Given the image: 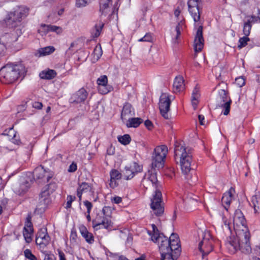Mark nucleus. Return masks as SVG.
Listing matches in <instances>:
<instances>
[{"label":"nucleus","instance_id":"obj_23","mask_svg":"<svg viewBox=\"0 0 260 260\" xmlns=\"http://www.w3.org/2000/svg\"><path fill=\"white\" fill-rule=\"evenodd\" d=\"M234 189L231 188L230 190L224 193L221 199V203L224 209L228 210L231 202L233 198L232 192L234 191Z\"/></svg>","mask_w":260,"mask_h":260},{"label":"nucleus","instance_id":"obj_37","mask_svg":"<svg viewBox=\"0 0 260 260\" xmlns=\"http://www.w3.org/2000/svg\"><path fill=\"white\" fill-rule=\"evenodd\" d=\"M38 32L42 36L49 32V25L42 24L38 30Z\"/></svg>","mask_w":260,"mask_h":260},{"label":"nucleus","instance_id":"obj_54","mask_svg":"<svg viewBox=\"0 0 260 260\" xmlns=\"http://www.w3.org/2000/svg\"><path fill=\"white\" fill-rule=\"evenodd\" d=\"M77 169V164L75 162H72L69 166L68 172H74Z\"/></svg>","mask_w":260,"mask_h":260},{"label":"nucleus","instance_id":"obj_56","mask_svg":"<svg viewBox=\"0 0 260 260\" xmlns=\"http://www.w3.org/2000/svg\"><path fill=\"white\" fill-rule=\"evenodd\" d=\"M44 260H55V257L52 254H46Z\"/></svg>","mask_w":260,"mask_h":260},{"label":"nucleus","instance_id":"obj_6","mask_svg":"<svg viewBox=\"0 0 260 260\" xmlns=\"http://www.w3.org/2000/svg\"><path fill=\"white\" fill-rule=\"evenodd\" d=\"M213 240L209 231H206L202 234V240L199 243L198 249L202 253V258L209 254L213 249Z\"/></svg>","mask_w":260,"mask_h":260},{"label":"nucleus","instance_id":"obj_24","mask_svg":"<svg viewBox=\"0 0 260 260\" xmlns=\"http://www.w3.org/2000/svg\"><path fill=\"white\" fill-rule=\"evenodd\" d=\"M184 81L182 77L178 76L175 78L173 83V91L175 93L179 92L184 89Z\"/></svg>","mask_w":260,"mask_h":260},{"label":"nucleus","instance_id":"obj_52","mask_svg":"<svg viewBox=\"0 0 260 260\" xmlns=\"http://www.w3.org/2000/svg\"><path fill=\"white\" fill-rule=\"evenodd\" d=\"M182 25L183 23L181 21L178 24V25L176 27V31L177 32L176 39H178V38L181 34V29L182 28Z\"/></svg>","mask_w":260,"mask_h":260},{"label":"nucleus","instance_id":"obj_30","mask_svg":"<svg viewBox=\"0 0 260 260\" xmlns=\"http://www.w3.org/2000/svg\"><path fill=\"white\" fill-rule=\"evenodd\" d=\"M29 187V184L28 181H25L24 182H21V183H20L19 187H15V192L18 194H21L27 190Z\"/></svg>","mask_w":260,"mask_h":260},{"label":"nucleus","instance_id":"obj_3","mask_svg":"<svg viewBox=\"0 0 260 260\" xmlns=\"http://www.w3.org/2000/svg\"><path fill=\"white\" fill-rule=\"evenodd\" d=\"M174 158L177 162L179 161L182 172L186 176V179L188 180L190 179L191 182L194 183L195 181L190 178L189 174L192 162L191 149L186 147L184 144L176 142L175 144Z\"/></svg>","mask_w":260,"mask_h":260},{"label":"nucleus","instance_id":"obj_28","mask_svg":"<svg viewBox=\"0 0 260 260\" xmlns=\"http://www.w3.org/2000/svg\"><path fill=\"white\" fill-rule=\"evenodd\" d=\"M250 205L255 213L260 212V192H256L251 197Z\"/></svg>","mask_w":260,"mask_h":260},{"label":"nucleus","instance_id":"obj_18","mask_svg":"<svg viewBox=\"0 0 260 260\" xmlns=\"http://www.w3.org/2000/svg\"><path fill=\"white\" fill-rule=\"evenodd\" d=\"M87 95L86 90L83 88H81L71 96L70 101L72 103L83 102L87 99Z\"/></svg>","mask_w":260,"mask_h":260},{"label":"nucleus","instance_id":"obj_8","mask_svg":"<svg viewBox=\"0 0 260 260\" xmlns=\"http://www.w3.org/2000/svg\"><path fill=\"white\" fill-rule=\"evenodd\" d=\"M216 107L223 108V114L227 115L230 111L232 101L228 95L227 91L224 89L218 90L216 99Z\"/></svg>","mask_w":260,"mask_h":260},{"label":"nucleus","instance_id":"obj_20","mask_svg":"<svg viewBox=\"0 0 260 260\" xmlns=\"http://www.w3.org/2000/svg\"><path fill=\"white\" fill-rule=\"evenodd\" d=\"M135 115V112L132 105L129 103H126L124 105L121 117L123 121H126Z\"/></svg>","mask_w":260,"mask_h":260},{"label":"nucleus","instance_id":"obj_38","mask_svg":"<svg viewBox=\"0 0 260 260\" xmlns=\"http://www.w3.org/2000/svg\"><path fill=\"white\" fill-rule=\"evenodd\" d=\"M248 37V36H245L239 39V44L238 45L239 48H242L247 45V42L249 41V38Z\"/></svg>","mask_w":260,"mask_h":260},{"label":"nucleus","instance_id":"obj_36","mask_svg":"<svg viewBox=\"0 0 260 260\" xmlns=\"http://www.w3.org/2000/svg\"><path fill=\"white\" fill-rule=\"evenodd\" d=\"M118 141L123 145H127L131 142V137L128 135H124L118 138Z\"/></svg>","mask_w":260,"mask_h":260},{"label":"nucleus","instance_id":"obj_31","mask_svg":"<svg viewBox=\"0 0 260 260\" xmlns=\"http://www.w3.org/2000/svg\"><path fill=\"white\" fill-rule=\"evenodd\" d=\"M56 75L55 71L53 70H48L47 71H43L40 73V77L44 79H52Z\"/></svg>","mask_w":260,"mask_h":260},{"label":"nucleus","instance_id":"obj_34","mask_svg":"<svg viewBox=\"0 0 260 260\" xmlns=\"http://www.w3.org/2000/svg\"><path fill=\"white\" fill-rule=\"evenodd\" d=\"M247 20L244 23L252 25L253 23H257L258 21V18L254 15H248L246 16Z\"/></svg>","mask_w":260,"mask_h":260},{"label":"nucleus","instance_id":"obj_1","mask_svg":"<svg viewBox=\"0 0 260 260\" xmlns=\"http://www.w3.org/2000/svg\"><path fill=\"white\" fill-rule=\"evenodd\" d=\"M233 224L236 237H230L228 238L226 247L232 253H234L237 250H240L243 253H249L251 250L249 243L250 234L246 226L244 216L239 209L235 212Z\"/></svg>","mask_w":260,"mask_h":260},{"label":"nucleus","instance_id":"obj_42","mask_svg":"<svg viewBox=\"0 0 260 260\" xmlns=\"http://www.w3.org/2000/svg\"><path fill=\"white\" fill-rule=\"evenodd\" d=\"M25 256L30 260H37V258L31 253L29 249H26L24 251Z\"/></svg>","mask_w":260,"mask_h":260},{"label":"nucleus","instance_id":"obj_62","mask_svg":"<svg viewBox=\"0 0 260 260\" xmlns=\"http://www.w3.org/2000/svg\"><path fill=\"white\" fill-rule=\"evenodd\" d=\"M59 260H66L65 258L64 254L61 252H59Z\"/></svg>","mask_w":260,"mask_h":260},{"label":"nucleus","instance_id":"obj_5","mask_svg":"<svg viewBox=\"0 0 260 260\" xmlns=\"http://www.w3.org/2000/svg\"><path fill=\"white\" fill-rule=\"evenodd\" d=\"M27 13V9L23 7H18L7 16L6 20L7 25L10 28L19 26L22 19L26 16Z\"/></svg>","mask_w":260,"mask_h":260},{"label":"nucleus","instance_id":"obj_4","mask_svg":"<svg viewBox=\"0 0 260 260\" xmlns=\"http://www.w3.org/2000/svg\"><path fill=\"white\" fill-rule=\"evenodd\" d=\"M25 72V69L21 64H8L0 70V81L5 84L12 83L19 76H24Z\"/></svg>","mask_w":260,"mask_h":260},{"label":"nucleus","instance_id":"obj_59","mask_svg":"<svg viewBox=\"0 0 260 260\" xmlns=\"http://www.w3.org/2000/svg\"><path fill=\"white\" fill-rule=\"evenodd\" d=\"M107 154L109 155H112L114 154V148H113L112 147H109L108 148L107 150Z\"/></svg>","mask_w":260,"mask_h":260},{"label":"nucleus","instance_id":"obj_16","mask_svg":"<svg viewBox=\"0 0 260 260\" xmlns=\"http://www.w3.org/2000/svg\"><path fill=\"white\" fill-rule=\"evenodd\" d=\"M204 40L203 37V26L200 25L197 29L194 40V49L196 52H200L204 46Z\"/></svg>","mask_w":260,"mask_h":260},{"label":"nucleus","instance_id":"obj_11","mask_svg":"<svg viewBox=\"0 0 260 260\" xmlns=\"http://www.w3.org/2000/svg\"><path fill=\"white\" fill-rule=\"evenodd\" d=\"M142 170V166L134 162L129 166H126L123 172V178L128 180L132 179L135 174Z\"/></svg>","mask_w":260,"mask_h":260},{"label":"nucleus","instance_id":"obj_40","mask_svg":"<svg viewBox=\"0 0 260 260\" xmlns=\"http://www.w3.org/2000/svg\"><path fill=\"white\" fill-rule=\"evenodd\" d=\"M32 232V231L26 230L25 228H23V236L27 243H29L31 241V234Z\"/></svg>","mask_w":260,"mask_h":260},{"label":"nucleus","instance_id":"obj_14","mask_svg":"<svg viewBox=\"0 0 260 260\" xmlns=\"http://www.w3.org/2000/svg\"><path fill=\"white\" fill-rule=\"evenodd\" d=\"M51 185L44 187L40 194L39 204L41 208L45 209L51 202L50 196L52 191H50L49 188Z\"/></svg>","mask_w":260,"mask_h":260},{"label":"nucleus","instance_id":"obj_39","mask_svg":"<svg viewBox=\"0 0 260 260\" xmlns=\"http://www.w3.org/2000/svg\"><path fill=\"white\" fill-rule=\"evenodd\" d=\"M151 226L153 230V234L151 236V240L153 241L155 240V238H158V237H160L163 234L159 233L157 226L154 224H152Z\"/></svg>","mask_w":260,"mask_h":260},{"label":"nucleus","instance_id":"obj_41","mask_svg":"<svg viewBox=\"0 0 260 260\" xmlns=\"http://www.w3.org/2000/svg\"><path fill=\"white\" fill-rule=\"evenodd\" d=\"M252 25L246 24L244 23L243 32L245 36H248L250 35Z\"/></svg>","mask_w":260,"mask_h":260},{"label":"nucleus","instance_id":"obj_45","mask_svg":"<svg viewBox=\"0 0 260 260\" xmlns=\"http://www.w3.org/2000/svg\"><path fill=\"white\" fill-rule=\"evenodd\" d=\"M94 56L99 59L102 55V50L101 47L96 46L93 51Z\"/></svg>","mask_w":260,"mask_h":260},{"label":"nucleus","instance_id":"obj_43","mask_svg":"<svg viewBox=\"0 0 260 260\" xmlns=\"http://www.w3.org/2000/svg\"><path fill=\"white\" fill-rule=\"evenodd\" d=\"M91 0H76V5L77 7H83L90 3Z\"/></svg>","mask_w":260,"mask_h":260},{"label":"nucleus","instance_id":"obj_2","mask_svg":"<svg viewBox=\"0 0 260 260\" xmlns=\"http://www.w3.org/2000/svg\"><path fill=\"white\" fill-rule=\"evenodd\" d=\"M142 184L145 188L151 185L155 189L154 194L151 199L150 207L154 214L161 215L164 212L162 205V194L158 188V181L156 173L153 171H149L142 181Z\"/></svg>","mask_w":260,"mask_h":260},{"label":"nucleus","instance_id":"obj_47","mask_svg":"<svg viewBox=\"0 0 260 260\" xmlns=\"http://www.w3.org/2000/svg\"><path fill=\"white\" fill-rule=\"evenodd\" d=\"M235 84L240 87L243 86L245 84L244 78L242 76L236 78Z\"/></svg>","mask_w":260,"mask_h":260},{"label":"nucleus","instance_id":"obj_51","mask_svg":"<svg viewBox=\"0 0 260 260\" xmlns=\"http://www.w3.org/2000/svg\"><path fill=\"white\" fill-rule=\"evenodd\" d=\"M24 228L26 230L32 231V223L29 218H27Z\"/></svg>","mask_w":260,"mask_h":260},{"label":"nucleus","instance_id":"obj_57","mask_svg":"<svg viewBox=\"0 0 260 260\" xmlns=\"http://www.w3.org/2000/svg\"><path fill=\"white\" fill-rule=\"evenodd\" d=\"M32 107L34 108H36L37 109H41L43 107V105H42V103H40L39 102H35L32 104Z\"/></svg>","mask_w":260,"mask_h":260},{"label":"nucleus","instance_id":"obj_13","mask_svg":"<svg viewBox=\"0 0 260 260\" xmlns=\"http://www.w3.org/2000/svg\"><path fill=\"white\" fill-rule=\"evenodd\" d=\"M153 241L157 243L160 253L172 252V249L170 248L169 239L164 235L155 238V240H153Z\"/></svg>","mask_w":260,"mask_h":260},{"label":"nucleus","instance_id":"obj_32","mask_svg":"<svg viewBox=\"0 0 260 260\" xmlns=\"http://www.w3.org/2000/svg\"><path fill=\"white\" fill-rule=\"evenodd\" d=\"M98 218L95 220L96 225H103L105 229H108L112 226V222L109 217L105 216L101 220V221H98Z\"/></svg>","mask_w":260,"mask_h":260},{"label":"nucleus","instance_id":"obj_9","mask_svg":"<svg viewBox=\"0 0 260 260\" xmlns=\"http://www.w3.org/2000/svg\"><path fill=\"white\" fill-rule=\"evenodd\" d=\"M174 99L173 95H170L167 93H162L159 98V109L161 115L165 119H169L168 112L170 109L171 101Z\"/></svg>","mask_w":260,"mask_h":260},{"label":"nucleus","instance_id":"obj_60","mask_svg":"<svg viewBox=\"0 0 260 260\" xmlns=\"http://www.w3.org/2000/svg\"><path fill=\"white\" fill-rule=\"evenodd\" d=\"M198 118H199V120L200 124L201 125H204L205 124V123H204L205 117H204V116L203 115H199Z\"/></svg>","mask_w":260,"mask_h":260},{"label":"nucleus","instance_id":"obj_22","mask_svg":"<svg viewBox=\"0 0 260 260\" xmlns=\"http://www.w3.org/2000/svg\"><path fill=\"white\" fill-rule=\"evenodd\" d=\"M111 187L114 188L117 186L116 180L120 179L123 177L122 174L116 169H112L110 172Z\"/></svg>","mask_w":260,"mask_h":260},{"label":"nucleus","instance_id":"obj_50","mask_svg":"<svg viewBox=\"0 0 260 260\" xmlns=\"http://www.w3.org/2000/svg\"><path fill=\"white\" fill-rule=\"evenodd\" d=\"M161 259L162 260H174L172 256V252L161 253Z\"/></svg>","mask_w":260,"mask_h":260},{"label":"nucleus","instance_id":"obj_48","mask_svg":"<svg viewBox=\"0 0 260 260\" xmlns=\"http://www.w3.org/2000/svg\"><path fill=\"white\" fill-rule=\"evenodd\" d=\"M49 31L56 32L57 34H60L62 29L60 27L55 26L49 25Z\"/></svg>","mask_w":260,"mask_h":260},{"label":"nucleus","instance_id":"obj_46","mask_svg":"<svg viewBox=\"0 0 260 260\" xmlns=\"http://www.w3.org/2000/svg\"><path fill=\"white\" fill-rule=\"evenodd\" d=\"M76 199V197L73 196H68L67 197V204H66V208H70L71 207L72 203L75 201Z\"/></svg>","mask_w":260,"mask_h":260},{"label":"nucleus","instance_id":"obj_64","mask_svg":"<svg viewBox=\"0 0 260 260\" xmlns=\"http://www.w3.org/2000/svg\"><path fill=\"white\" fill-rule=\"evenodd\" d=\"M5 46L3 44L0 43V55L3 54Z\"/></svg>","mask_w":260,"mask_h":260},{"label":"nucleus","instance_id":"obj_63","mask_svg":"<svg viewBox=\"0 0 260 260\" xmlns=\"http://www.w3.org/2000/svg\"><path fill=\"white\" fill-rule=\"evenodd\" d=\"M76 238H77V234H76V232H73V231H72L71 234V237H70L71 240L72 239L73 240H76Z\"/></svg>","mask_w":260,"mask_h":260},{"label":"nucleus","instance_id":"obj_27","mask_svg":"<svg viewBox=\"0 0 260 260\" xmlns=\"http://www.w3.org/2000/svg\"><path fill=\"white\" fill-rule=\"evenodd\" d=\"M200 96V89L197 85L192 91L191 98V104L194 110H196L197 108Z\"/></svg>","mask_w":260,"mask_h":260},{"label":"nucleus","instance_id":"obj_58","mask_svg":"<svg viewBox=\"0 0 260 260\" xmlns=\"http://www.w3.org/2000/svg\"><path fill=\"white\" fill-rule=\"evenodd\" d=\"M144 124L145 126L149 130L151 129L153 127V124L152 122L149 120H146L144 122Z\"/></svg>","mask_w":260,"mask_h":260},{"label":"nucleus","instance_id":"obj_61","mask_svg":"<svg viewBox=\"0 0 260 260\" xmlns=\"http://www.w3.org/2000/svg\"><path fill=\"white\" fill-rule=\"evenodd\" d=\"M12 142L16 144H18L19 142V140L16 139V134H14L13 138H12Z\"/></svg>","mask_w":260,"mask_h":260},{"label":"nucleus","instance_id":"obj_26","mask_svg":"<svg viewBox=\"0 0 260 260\" xmlns=\"http://www.w3.org/2000/svg\"><path fill=\"white\" fill-rule=\"evenodd\" d=\"M79 231L82 237L89 244H92L94 242V237L92 233L89 232L86 228L84 225L79 227Z\"/></svg>","mask_w":260,"mask_h":260},{"label":"nucleus","instance_id":"obj_35","mask_svg":"<svg viewBox=\"0 0 260 260\" xmlns=\"http://www.w3.org/2000/svg\"><path fill=\"white\" fill-rule=\"evenodd\" d=\"M103 26L104 24L102 23H100L99 25H95V28L92 33L94 38H97L100 36Z\"/></svg>","mask_w":260,"mask_h":260},{"label":"nucleus","instance_id":"obj_25","mask_svg":"<svg viewBox=\"0 0 260 260\" xmlns=\"http://www.w3.org/2000/svg\"><path fill=\"white\" fill-rule=\"evenodd\" d=\"M92 188L90 185L86 182H82L79 185L77 190V195L79 198V201L80 202L82 200V194L83 193L91 191Z\"/></svg>","mask_w":260,"mask_h":260},{"label":"nucleus","instance_id":"obj_53","mask_svg":"<svg viewBox=\"0 0 260 260\" xmlns=\"http://www.w3.org/2000/svg\"><path fill=\"white\" fill-rule=\"evenodd\" d=\"M84 205L86 206V207L87 208V213H90L91 210L92 208V204L88 201H85L84 202Z\"/></svg>","mask_w":260,"mask_h":260},{"label":"nucleus","instance_id":"obj_10","mask_svg":"<svg viewBox=\"0 0 260 260\" xmlns=\"http://www.w3.org/2000/svg\"><path fill=\"white\" fill-rule=\"evenodd\" d=\"M52 176V172L48 169H45L42 166L37 167L33 172L34 178L39 182L45 181L48 182Z\"/></svg>","mask_w":260,"mask_h":260},{"label":"nucleus","instance_id":"obj_44","mask_svg":"<svg viewBox=\"0 0 260 260\" xmlns=\"http://www.w3.org/2000/svg\"><path fill=\"white\" fill-rule=\"evenodd\" d=\"M222 220L224 223V224L222 225L223 232L227 233H230L231 230L229 225V222L225 220L224 218H223Z\"/></svg>","mask_w":260,"mask_h":260},{"label":"nucleus","instance_id":"obj_19","mask_svg":"<svg viewBox=\"0 0 260 260\" xmlns=\"http://www.w3.org/2000/svg\"><path fill=\"white\" fill-rule=\"evenodd\" d=\"M112 2L111 0H100V11L102 15L106 16L112 13Z\"/></svg>","mask_w":260,"mask_h":260},{"label":"nucleus","instance_id":"obj_7","mask_svg":"<svg viewBox=\"0 0 260 260\" xmlns=\"http://www.w3.org/2000/svg\"><path fill=\"white\" fill-rule=\"evenodd\" d=\"M167 153L168 148L166 146L161 145L156 147L152 155V167L162 168Z\"/></svg>","mask_w":260,"mask_h":260},{"label":"nucleus","instance_id":"obj_55","mask_svg":"<svg viewBox=\"0 0 260 260\" xmlns=\"http://www.w3.org/2000/svg\"><path fill=\"white\" fill-rule=\"evenodd\" d=\"M111 201L112 203L118 204L122 202V199L121 197L116 196V197H113L111 199Z\"/></svg>","mask_w":260,"mask_h":260},{"label":"nucleus","instance_id":"obj_29","mask_svg":"<svg viewBox=\"0 0 260 260\" xmlns=\"http://www.w3.org/2000/svg\"><path fill=\"white\" fill-rule=\"evenodd\" d=\"M126 126L128 127H137L142 123L143 119L141 118H130L126 120Z\"/></svg>","mask_w":260,"mask_h":260},{"label":"nucleus","instance_id":"obj_17","mask_svg":"<svg viewBox=\"0 0 260 260\" xmlns=\"http://www.w3.org/2000/svg\"><path fill=\"white\" fill-rule=\"evenodd\" d=\"M99 85L98 90L100 93L103 94L108 93L111 89V87L107 85L108 78L106 75L101 76L97 80Z\"/></svg>","mask_w":260,"mask_h":260},{"label":"nucleus","instance_id":"obj_33","mask_svg":"<svg viewBox=\"0 0 260 260\" xmlns=\"http://www.w3.org/2000/svg\"><path fill=\"white\" fill-rule=\"evenodd\" d=\"M55 51V48L53 46H47L41 48L38 50L39 56H46L49 55Z\"/></svg>","mask_w":260,"mask_h":260},{"label":"nucleus","instance_id":"obj_12","mask_svg":"<svg viewBox=\"0 0 260 260\" xmlns=\"http://www.w3.org/2000/svg\"><path fill=\"white\" fill-rule=\"evenodd\" d=\"M200 2V0H188L187 2L188 11L196 23L200 19L199 7Z\"/></svg>","mask_w":260,"mask_h":260},{"label":"nucleus","instance_id":"obj_15","mask_svg":"<svg viewBox=\"0 0 260 260\" xmlns=\"http://www.w3.org/2000/svg\"><path fill=\"white\" fill-rule=\"evenodd\" d=\"M50 241V238L47 232V229L45 228L41 229L36 236L37 244L44 247L49 243Z\"/></svg>","mask_w":260,"mask_h":260},{"label":"nucleus","instance_id":"obj_49","mask_svg":"<svg viewBox=\"0 0 260 260\" xmlns=\"http://www.w3.org/2000/svg\"><path fill=\"white\" fill-rule=\"evenodd\" d=\"M152 40V35L150 33L146 34L144 37L140 39L139 41L140 42H151Z\"/></svg>","mask_w":260,"mask_h":260},{"label":"nucleus","instance_id":"obj_21","mask_svg":"<svg viewBox=\"0 0 260 260\" xmlns=\"http://www.w3.org/2000/svg\"><path fill=\"white\" fill-rule=\"evenodd\" d=\"M170 248L172 249V252L173 251H180V245L178 235L176 234H172L169 239Z\"/></svg>","mask_w":260,"mask_h":260}]
</instances>
